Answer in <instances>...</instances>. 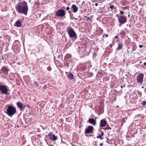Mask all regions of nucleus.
Wrapping results in <instances>:
<instances>
[{
	"mask_svg": "<svg viewBox=\"0 0 146 146\" xmlns=\"http://www.w3.org/2000/svg\"><path fill=\"white\" fill-rule=\"evenodd\" d=\"M17 11L19 13L27 15L28 11V7L27 3L23 1L21 2L17 3L15 7Z\"/></svg>",
	"mask_w": 146,
	"mask_h": 146,
	"instance_id": "obj_1",
	"label": "nucleus"
},
{
	"mask_svg": "<svg viewBox=\"0 0 146 146\" xmlns=\"http://www.w3.org/2000/svg\"><path fill=\"white\" fill-rule=\"evenodd\" d=\"M6 111V113L10 117H12L16 112V108L11 105L8 106Z\"/></svg>",
	"mask_w": 146,
	"mask_h": 146,
	"instance_id": "obj_2",
	"label": "nucleus"
},
{
	"mask_svg": "<svg viewBox=\"0 0 146 146\" xmlns=\"http://www.w3.org/2000/svg\"><path fill=\"white\" fill-rule=\"evenodd\" d=\"M0 91L3 94L8 95L10 94L8 92V91H9V87L6 85H0Z\"/></svg>",
	"mask_w": 146,
	"mask_h": 146,
	"instance_id": "obj_3",
	"label": "nucleus"
},
{
	"mask_svg": "<svg viewBox=\"0 0 146 146\" xmlns=\"http://www.w3.org/2000/svg\"><path fill=\"white\" fill-rule=\"evenodd\" d=\"M65 15V11L63 9H60L57 10L55 12V15L56 17H64Z\"/></svg>",
	"mask_w": 146,
	"mask_h": 146,
	"instance_id": "obj_4",
	"label": "nucleus"
},
{
	"mask_svg": "<svg viewBox=\"0 0 146 146\" xmlns=\"http://www.w3.org/2000/svg\"><path fill=\"white\" fill-rule=\"evenodd\" d=\"M67 32L70 37L75 38L76 36L75 32L72 28L68 29V30Z\"/></svg>",
	"mask_w": 146,
	"mask_h": 146,
	"instance_id": "obj_5",
	"label": "nucleus"
},
{
	"mask_svg": "<svg viewBox=\"0 0 146 146\" xmlns=\"http://www.w3.org/2000/svg\"><path fill=\"white\" fill-rule=\"evenodd\" d=\"M118 21L119 23L123 24L127 22V18L125 16H120L118 17Z\"/></svg>",
	"mask_w": 146,
	"mask_h": 146,
	"instance_id": "obj_6",
	"label": "nucleus"
},
{
	"mask_svg": "<svg viewBox=\"0 0 146 146\" xmlns=\"http://www.w3.org/2000/svg\"><path fill=\"white\" fill-rule=\"evenodd\" d=\"M94 129V127L92 126H89L87 128L85 129L84 132L85 135L86 136V134L92 133L93 132Z\"/></svg>",
	"mask_w": 146,
	"mask_h": 146,
	"instance_id": "obj_7",
	"label": "nucleus"
},
{
	"mask_svg": "<svg viewBox=\"0 0 146 146\" xmlns=\"http://www.w3.org/2000/svg\"><path fill=\"white\" fill-rule=\"evenodd\" d=\"M144 74L143 73L139 74L137 78V82L138 83L141 84L143 82Z\"/></svg>",
	"mask_w": 146,
	"mask_h": 146,
	"instance_id": "obj_8",
	"label": "nucleus"
},
{
	"mask_svg": "<svg viewBox=\"0 0 146 146\" xmlns=\"http://www.w3.org/2000/svg\"><path fill=\"white\" fill-rule=\"evenodd\" d=\"M16 104L18 107L21 111H22L25 108V106L23 105V104L20 102H17L16 103Z\"/></svg>",
	"mask_w": 146,
	"mask_h": 146,
	"instance_id": "obj_9",
	"label": "nucleus"
},
{
	"mask_svg": "<svg viewBox=\"0 0 146 146\" xmlns=\"http://www.w3.org/2000/svg\"><path fill=\"white\" fill-rule=\"evenodd\" d=\"M49 139L52 140L54 141L57 139V137L52 133H49L48 134Z\"/></svg>",
	"mask_w": 146,
	"mask_h": 146,
	"instance_id": "obj_10",
	"label": "nucleus"
},
{
	"mask_svg": "<svg viewBox=\"0 0 146 146\" xmlns=\"http://www.w3.org/2000/svg\"><path fill=\"white\" fill-rule=\"evenodd\" d=\"M89 122L93 125H95L96 124V121L94 118H89L88 121Z\"/></svg>",
	"mask_w": 146,
	"mask_h": 146,
	"instance_id": "obj_11",
	"label": "nucleus"
},
{
	"mask_svg": "<svg viewBox=\"0 0 146 146\" xmlns=\"http://www.w3.org/2000/svg\"><path fill=\"white\" fill-rule=\"evenodd\" d=\"M107 121L105 119H103L100 121V125L101 127H104L106 125Z\"/></svg>",
	"mask_w": 146,
	"mask_h": 146,
	"instance_id": "obj_12",
	"label": "nucleus"
},
{
	"mask_svg": "<svg viewBox=\"0 0 146 146\" xmlns=\"http://www.w3.org/2000/svg\"><path fill=\"white\" fill-rule=\"evenodd\" d=\"M1 70L3 73L5 74H7L8 73L9 69L7 67L3 66Z\"/></svg>",
	"mask_w": 146,
	"mask_h": 146,
	"instance_id": "obj_13",
	"label": "nucleus"
},
{
	"mask_svg": "<svg viewBox=\"0 0 146 146\" xmlns=\"http://www.w3.org/2000/svg\"><path fill=\"white\" fill-rule=\"evenodd\" d=\"M72 8L71 9L72 10V11L74 13H76L78 10V7L75 4H73L72 7Z\"/></svg>",
	"mask_w": 146,
	"mask_h": 146,
	"instance_id": "obj_14",
	"label": "nucleus"
},
{
	"mask_svg": "<svg viewBox=\"0 0 146 146\" xmlns=\"http://www.w3.org/2000/svg\"><path fill=\"white\" fill-rule=\"evenodd\" d=\"M15 26L17 27H20L22 26L21 21L17 20L15 23Z\"/></svg>",
	"mask_w": 146,
	"mask_h": 146,
	"instance_id": "obj_15",
	"label": "nucleus"
},
{
	"mask_svg": "<svg viewBox=\"0 0 146 146\" xmlns=\"http://www.w3.org/2000/svg\"><path fill=\"white\" fill-rule=\"evenodd\" d=\"M68 78L69 79L72 80L74 78V75L72 73H70L68 75Z\"/></svg>",
	"mask_w": 146,
	"mask_h": 146,
	"instance_id": "obj_16",
	"label": "nucleus"
},
{
	"mask_svg": "<svg viewBox=\"0 0 146 146\" xmlns=\"http://www.w3.org/2000/svg\"><path fill=\"white\" fill-rule=\"evenodd\" d=\"M123 47L122 44L119 43L118 44V46L117 49V50H118L121 49V48Z\"/></svg>",
	"mask_w": 146,
	"mask_h": 146,
	"instance_id": "obj_17",
	"label": "nucleus"
},
{
	"mask_svg": "<svg viewBox=\"0 0 146 146\" xmlns=\"http://www.w3.org/2000/svg\"><path fill=\"white\" fill-rule=\"evenodd\" d=\"M33 86L35 87H37L39 86V84H38V83L36 81L34 82H33Z\"/></svg>",
	"mask_w": 146,
	"mask_h": 146,
	"instance_id": "obj_18",
	"label": "nucleus"
},
{
	"mask_svg": "<svg viewBox=\"0 0 146 146\" xmlns=\"http://www.w3.org/2000/svg\"><path fill=\"white\" fill-rule=\"evenodd\" d=\"M141 104L143 105V106H145L146 105V101H143L142 102V103Z\"/></svg>",
	"mask_w": 146,
	"mask_h": 146,
	"instance_id": "obj_19",
	"label": "nucleus"
},
{
	"mask_svg": "<svg viewBox=\"0 0 146 146\" xmlns=\"http://www.w3.org/2000/svg\"><path fill=\"white\" fill-rule=\"evenodd\" d=\"M120 11V13L121 15H123L124 13V12L123 11H121L120 10H119Z\"/></svg>",
	"mask_w": 146,
	"mask_h": 146,
	"instance_id": "obj_20",
	"label": "nucleus"
},
{
	"mask_svg": "<svg viewBox=\"0 0 146 146\" xmlns=\"http://www.w3.org/2000/svg\"><path fill=\"white\" fill-rule=\"evenodd\" d=\"M110 8L111 9V10L112 11L113 8H114V5H111L110 6Z\"/></svg>",
	"mask_w": 146,
	"mask_h": 146,
	"instance_id": "obj_21",
	"label": "nucleus"
},
{
	"mask_svg": "<svg viewBox=\"0 0 146 146\" xmlns=\"http://www.w3.org/2000/svg\"><path fill=\"white\" fill-rule=\"evenodd\" d=\"M69 64L67 62L66 63L64 64L65 66H67V67H68L69 66Z\"/></svg>",
	"mask_w": 146,
	"mask_h": 146,
	"instance_id": "obj_22",
	"label": "nucleus"
},
{
	"mask_svg": "<svg viewBox=\"0 0 146 146\" xmlns=\"http://www.w3.org/2000/svg\"><path fill=\"white\" fill-rule=\"evenodd\" d=\"M70 9V8L69 7H66V9L67 10H68V12L70 13V12H71V11H69L68 10H69Z\"/></svg>",
	"mask_w": 146,
	"mask_h": 146,
	"instance_id": "obj_23",
	"label": "nucleus"
},
{
	"mask_svg": "<svg viewBox=\"0 0 146 146\" xmlns=\"http://www.w3.org/2000/svg\"><path fill=\"white\" fill-rule=\"evenodd\" d=\"M87 19H86L87 20V21H88V20L90 19V21H91L92 20L89 17H87Z\"/></svg>",
	"mask_w": 146,
	"mask_h": 146,
	"instance_id": "obj_24",
	"label": "nucleus"
},
{
	"mask_svg": "<svg viewBox=\"0 0 146 146\" xmlns=\"http://www.w3.org/2000/svg\"><path fill=\"white\" fill-rule=\"evenodd\" d=\"M111 129V127L109 126L106 127V129Z\"/></svg>",
	"mask_w": 146,
	"mask_h": 146,
	"instance_id": "obj_25",
	"label": "nucleus"
},
{
	"mask_svg": "<svg viewBox=\"0 0 146 146\" xmlns=\"http://www.w3.org/2000/svg\"><path fill=\"white\" fill-rule=\"evenodd\" d=\"M104 135V133H103V132L102 131H101V135H100L101 136H102L103 135Z\"/></svg>",
	"mask_w": 146,
	"mask_h": 146,
	"instance_id": "obj_26",
	"label": "nucleus"
},
{
	"mask_svg": "<svg viewBox=\"0 0 146 146\" xmlns=\"http://www.w3.org/2000/svg\"><path fill=\"white\" fill-rule=\"evenodd\" d=\"M101 136L100 135H99V136H97L96 137L97 138H100H100L101 137Z\"/></svg>",
	"mask_w": 146,
	"mask_h": 146,
	"instance_id": "obj_27",
	"label": "nucleus"
},
{
	"mask_svg": "<svg viewBox=\"0 0 146 146\" xmlns=\"http://www.w3.org/2000/svg\"><path fill=\"white\" fill-rule=\"evenodd\" d=\"M143 46L142 45H139V47L140 48H141L143 47Z\"/></svg>",
	"mask_w": 146,
	"mask_h": 146,
	"instance_id": "obj_28",
	"label": "nucleus"
},
{
	"mask_svg": "<svg viewBox=\"0 0 146 146\" xmlns=\"http://www.w3.org/2000/svg\"><path fill=\"white\" fill-rule=\"evenodd\" d=\"M118 35L117 36H115V38H118Z\"/></svg>",
	"mask_w": 146,
	"mask_h": 146,
	"instance_id": "obj_29",
	"label": "nucleus"
},
{
	"mask_svg": "<svg viewBox=\"0 0 146 146\" xmlns=\"http://www.w3.org/2000/svg\"><path fill=\"white\" fill-rule=\"evenodd\" d=\"M100 139L101 140H102L104 139V138L102 137V136H101V137L100 138Z\"/></svg>",
	"mask_w": 146,
	"mask_h": 146,
	"instance_id": "obj_30",
	"label": "nucleus"
},
{
	"mask_svg": "<svg viewBox=\"0 0 146 146\" xmlns=\"http://www.w3.org/2000/svg\"><path fill=\"white\" fill-rule=\"evenodd\" d=\"M98 5V3H96L95 4V6H97Z\"/></svg>",
	"mask_w": 146,
	"mask_h": 146,
	"instance_id": "obj_31",
	"label": "nucleus"
},
{
	"mask_svg": "<svg viewBox=\"0 0 146 146\" xmlns=\"http://www.w3.org/2000/svg\"><path fill=\"white\" fill-rule=\"evenodd\" d=\"M103 144L102 143H101L100 144V146H102Z\"/></svg>",
	"mask_w": 146,
	"mask_h": 146,
	"instance_id": "obj_32",
	"label": "nucleus"
},
{
	"mask_svg": "<svg viewBox=\"0 0 146 146\" xmlns=\"http://www.w3.org/2000/svg\"><path fill=\"white\" fill-rule=\"evenodd\" d=\"M121 24H119V27H120L121 26Z\"/></svg>",
	"mask_w": 146,
	"mask_h": 146,
	"instance_id": "obj_33",
	"label": "nucleus"
},
{
	"mask_svg": "<svg viewBox=\"0 0 146 146\" xmlns=\"http://www.w3.org/2000/svg\"><path fill=\"white\" fill-rule=\"evenodd\" d=\"M143 64L145 65H146V62H144Z\"/></svg>",
	"mask_w": 146,
	"mask_h": 146,
	"instance_id": "obj_34",
	"label": "nucleus"
},
{
	"mask_svg": "<svg viewBox=\"0 0 146 146\" xmlns=\"http://www.w3.org/2000/svg\"><path fill=\"white\" fill-rule=\"evenodd\" d=\"M105 36L108 37V34L106 35Z\"/></svg>",
	"mask_w": 146,
	"mask_h": 146,
	"instance_id": "obj_35",
	"label": "nucleus"
},
{
	"mask_svg": "<svg viewBox=\"0 0 146 146\" xmlns=\"http://www.w3.org/2000/svg\"><path fill=\"white\" fill-rule=\"evenodd\" d=\"M110 46H111V47H112V45H111V44H110Z\"/></svg>",
	"mask_w": 146,
	"mask_h": 146,
	"instance_id": "obj_36",
	"label": "nucleus"
},
{
	"mask_svg": "<svg viewBox=\"0 0 146 146\" xmlns=\"http://www.w3.org/2000/svg\"><path fill=\"white\" fill-rule=\"evenodd\" d=\"M129 14L128 15V17H129L130 16V15L129 14Z\"/></svg>",
	"mask_w": 146,
	"mask_h": 146,
	"instance_id": "obj_37",
	"label": "nucleus"
},
{
	"mask_svg": "<svg viewBox=\"0 0 146 146\" xmlns=\"http://www.w3.org/2000/svg\"><path fill=\"white\" fill-rule=\"evenodd\" d=\"M121 88L122 89L123 88V86H121Z\"/></svg>",
	"mask_w": 146,
	"mask_h": 146,
	"instance_id": "obj_38",
	"label": "nucleus"
},
{
	"mask_svg": "<svg viewBox=\"0 0 146 146\" xmlns=\"http://www.w3.org/2000/svg\"><path fill=\"white\" fill-rule=\"evenodd\" d=\"M25 115H23V117H25Z\"/></svg>",
	"mask_w": 146,
	"mask_h": 146,
	"instance_id": "obj_39",
	"label": "nucleus"
},
{
	"mask_svg": "<svg viewBox=\"0 0 146 146\" xmlns=\"http://www.w3.org/2000/svg\"><path fill=\"white\" fill-rule=\"evenodd\" d=\"M74 19H76V20H77L78 19V18H76L75 17L74 18Z\"/></svg>",
	"mask_w": 146,
	"mask_h": 146,
	"instance_id": "obj_40",
	"label": "nucleus"
},
{
	"mask_svg": "<svg viewBox=\"0 0 146 146\" xmlns=\"http://www.w3.org/2000/svg\"><path fill=\"white\" fill-rule=\"evenodd\" d=\"M84 18H87V16H84Z\"/></svg>",
	"mask_w": 146,
	"mask_h": 146,
	"instance_id": "obj_41",
	"label": "nucleus"
},
{
	"mask_svg": "<svg viewBox=\"0 0 146 146\" xmlns=\"http://www.w3.org/2000/svg\"><path fill=\"white\" fill-rule=\"evenodd\" d=\"M82 126V125L80 126L79 127V128H80Z\"/></svg>",
	"mask_w": 146,
	"mask_h": 146,
	"instance_id": "obj_42",
	"label": "nucleus"
},
{
	"mask_svg": "<svg viewBox=\"0 0 146 146\" xmlns=\"http://www.w3.org/2000/svg\"><path fill=\"white\" fill-rule=\"evenodd\" d=\"M106 142L107 143H108V142L109 141H108V140H106Z\"/></svg>",
	"mask_w": 146,
	"mask_h": 146,
	"instance_id": "obj_43",
	"label": "nucleus"
},
{
	"mask_svg": "<svg viewBox=\"0 0 146 146\" xmlns=\"http://www.w3.org/2000/svg\"><path fill=\"white\" fill-rule=\"evenodd\" d=\"M2 58L3 60L4 59V58H3V56H2Z\"/></svg>",
	"mask_w": 146,
	"mask_h": 146,
	"instance_id": "obj_44",
	"label": "nucleus"
},
{
	"mask_svg": "<svg viewBox=\"0 0 146 146\" xmlns=\"http://www.w3.org/2000/svg\"><path fill=\"white\" fill-rule=\"evenodd\" d=\"M141 88H143L144 87L143 86H142Z\"/></svg>",
	"mask_w": 146,
	"mask_h": 146,
	"instance_id": "obj_45",
	"label": "nucleus"
},
{
	"mask_svg": "<svg viewBox=\"0 0 146 146\" xmlns=\"http://www.w3.org/2000/svg\"><path fill=\"white\" fill-rule=\"evenodd\" d=\"M60 57V56H58V58H59Z\"/></svg>",
	"mask_w": 146,
	"mask_h": 146,
	"instance_id": "obj_46",
	"label": "nucleus"
},
{
	"mask_svg": "<svg viewBox=\"0 0 146 146\" xmlns=\"http://www.w3.org/2000/svg\"><path fill=\"white\" fill-rule=\"evenodd\" d=\"M142 63V62H141V61H140V63Z\"/></svg>",
	"mask_w": 146,
	"mask_h": 146,
	"instance_id": "obj_47",
	"label": "nucleus"
},
{
	"mask_svg": "<svg viewBox=\"0 0 146 146\" xmlns=\"http://www.w3.org/2000/svg\"><path fill=\"white\" fill-rule=\"evenodd\" d=\"M106 138L107 139H108V138Z\"/></svg>",
	"mask_w": 146,
	"mask_h": 146,
	"instance_id": "obj_48",
	"label": "nucleus"
},
{
	"mask_svg": "<svg viewBox=\"0 0 146 146\" xmlns=\"http://www.w3.org/2000/svg\"><path fill=\"white\" fill-rule=\"evenodd\" d=\"M52 14H52V13H51V14H50V15H52Z\"/></svg>",
	"mask_w": 146,
	"mask_h": 146,
	"instance_id": "obj_49",
	"label": "nucleus"
},
{
	"mask_svg": "<svg viewBox=\"0 0 146 146\" xmlns=\"http://www.w3.org/2000/svg\"><path fill=\"white\" fill-rule=\"evenodd\" d=\"M61 141H62V139H61Z\"/></svg>",
	"mask_w": 146,
	"mask_h": 146,
	"instance_id": "obj_50",
	"label": "nucleus"
},
{
	"mask_svg": "<svg viewBox=\"0 0 146 146\" xmlns=\"http://www.w3.org/2000/svg\"><path fill=\"white\" fill-rule=\"evenodd\" d=\"M140 95H141V94H140Z\"/></svg>",
	"mask_w": 146,
	"mask_h": 146,
	"instance_id": "obj_51",
	"label": "nucleus"
},
{
	"mask_svg": "<svg viewBox=\"0 0 146 146\" xmlns=\"http://www.w3.org/2000/svg\"><path fill=\"white\" fill-rule=\"evenodd\" d=\"M140 95H141V94H140Z\"/></svg>",
	"mask_w": 146,
	"mask_h": 146,
	"instance_id": "obj_52",
	"label": "nucleus"
},
{
	"mask_svg": "<svg viewBox=\"0 0 146 146\" xmlns=\"http://www.w3.org/2000/svg\"><path fill=\"white\" fill-rule=\"evenodd\" d=\"M113 42H114V41H113L112 43H113Z\"/></svg>",
	"mask_w": 146,
	"mask_h": 146,
	"instance_id": "obj_53",
	"label": "nucleus"
},
{
	"mask_svg": "<svg viewBox=\"0 0 146 146\" xmlns=\"http://www.w3.org/2000/svg\"><path fill=\"white\" fill-rule=\"evenodd\" d=\"M145 112H146V110H145Z\"/></svg>",
	"mask_w": 146,
	"mask_h": 146,
	"instance_id": "obj_54",
	"label": "nucleus"
},
{
	"mask_svg": "<svg viewBox=\"0 0 146 146\" xmlns=\"http://www.w3.org/2000/svg\"><path fill=\"white\" fill-rule=\"evenodd\" d=\"M111 146H113L112 145H111Z\"/></svg>",
	"mask_w": 146,
	"mask_h": 146,
	"instance_id": "obj_55",
	"label": "nucleus"
}]
</instances>
